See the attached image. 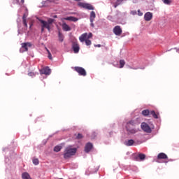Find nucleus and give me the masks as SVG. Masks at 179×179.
Segmentation results:
<instances>
[{
    "mask_svg": "<svg viewBox=\"0 0 179 179\" xmlns=\"http://www.w3.org/2000/svg\"><path fill=\"white\" fill-rule=\"evenodd\" d=\"M76 152H78V149L76 148H72L71 145L66 147L64 149L63 154L64 159H65L66 160H68V159H71V156H75V155H76Z\"/></svg>",
    "mask_w": 179,
    "mask_h": 179,
    "instance_id": "nucleus-1",
    "label": "nucleus"
},
{
    "mask_svg": "<svg viewBox=\"0 0 179 179\" xmlns=\"http://www.w3.org/2000/svg\"><path fill=\"white\" fill-rule=\"evenodd\" d=\"M55 20L52 19V18H49L48 20V21H44L43 20H39L41 24V33L44 32V29H47V30H48V31H51V26L52 25L53 22H55Z\"/></svg>",
    "mask_w": 179,
    "mask_h": 179,
    "instance_id": "nucleus-2",
    "label": "nucleus"
},
{
    "mask_svg": "<svg viewBox=\"0 0 179 179\" xmlns=\"http://www.w3.org/2000/svg\"><path fill=\"white\" fill-rule=\"evenodd\" d=\"M134 126H135L134 120H130L127 122L126 131L128 135H134V134H136V132H138V130L136 129H131V128H134Z\"/></svg>",
    "mask_w": 179,
    "mask_h": 179,
    "instance_id": "nucleus-3",
    "label": "nucleus"
},
{
    "mask_svg": "<svg viewBox=\"0 0 179 179\" xmlns=\"http://www.w3.org/2000/svg\"><path fill=\"white\" fill-rule=\"evenodd\" d=\"M142 115L144 117H148V115H152L153 118H155V120H157L159 118V116L155 110H149L148 109L143 110L141 113Z\"/></svg>",
    "mask_w": 179,
    "mask_h": 179,
    "instance_id": "nucleus-4",
    "label": "nucleus"
},
{
    "mask_svg": "<svg viewBox=\"0 0 179 179\" xmlns=\"http://www.w3.org/2000/svg\"><path fill=\"white\" fill-rule=\"evenodd\" d=\"M87 38V33H84L79 37V40L81 43H83L84 41H85L86 45H92V41Z\"/></svg>",
    "mask_w": 179,
    "mask_h": 179,
    "instance_id": "nucleus-5",
    "label": "nucleus"
},
{
    "mask_svg": "<svg viewBox=\"0 0 179 179\" xmlns=\"http://www.w3.org/2000/svg\"><path fill=\"white\" fill-rule=\"evenodd\" d=\"M78 6H80V8H84V9H87L88 10H94V7H93V6H92V4L79 2L78 3Z\"/></svg>",
    "mask_w": 179,
    "mask_h": 179,
    "instance_id": "nucleus-6",
    "label": "nucleus"
},
{
    "mask_svg": "<svg viewBox=\"0 0 179 179\" xmlns=\"http://www.w3.org/2000/svg\"><path fill=\"white\" fill-rule=\"evenodd\" d=\"M74 71H76L80 76H86L87 75L86 70L83 67L76 66L74 67Z\"/></svg>",
    "mask_w": 179,
    "mask_h": 179,
    "instance_id": "nucleus-7",
    "label": "nucleus"
},
{
    "mask_svg": "<svg viewBox=\"0 0 179 179\" xmlns=\"http://www.w3.org/2000/svg\"><path fill=\"white\" fill-rule=\"evenodd\" d=\"M141 129L144 131V132H146V134H151L152 133V129L148 124L146 122L141 123Z\"/></svg>",
    "mask_w": 179,
    "mask_h": 179,
    "instance_id": "nucleus-8",
    "label": "nucleus"
},
{
    "mask_svg": "<svg viewBox=\"0 0 179 179\" xmlns=\"http://www.w3.org/2000/svg\"><path fill=\"white\" fill-rule=\"evenodd\" d=\"M113 33L115 36H121L122 34V29L120 26L117 25L113 28Z\"/></svg>",
    "mask_w": 179,
    "mask_h": 179,
    "instance_id": "nucleus-9",
    "label": "nucleus"
},
{
    "mask_svg": "<svg viewBox=\"0 0 179 179\" xmlns=\"http://www.w3.org/2000/svg\"><path fill=\"white\" fill-rule=\"evenodd\" d=\"M29 47H31V43H22V48L20 51L22 50V52H24V51H29Z\"/></svg>",
    "mask_w": 179,
    "mask_h": 179,
    "instance_id": "nucleus-10",
    "label": "nucleus"
},
{
    "mask_svg": "<svg viewBox=\"0 0 179 179\" xmlns=\"http://www.w3.org/2000/svg\"><path fill=\"white\" fill-rule=\"evenodd\" d=\"M72 48L75 54H78V52H79V50H80L78 42H73Z\"/></svg>",
    "mask_w": 179,
    "mask_h": 179,
    "instance_id": "nucleus-11",
    "label": "nucleus"
},
{
    "mask_svg": "<svg viewBox=\"0 0 179 179\" xmlns=\"http://www.w3.org/2000/svg\"><path fill=\"white\" fill-rule=\"evenodd\" d=\"M153 17V14L150 12H148L144 15V19L146 22H150Z\"/></svg>",
    "mask_w": 179,
    "mask_h": 179,
    "instance_id": "nucleus-12",
    "label": "nucleus"
},
{
    "mask_svg": "<svg viewBox=\"0 0 179 179\" xmlns=\"http://www.w3.org/2000/svg\"><path fill=\"white\" fill-rule=\"evenodd\" d=\"M135 159H136V162H139V160L141 162H143V160H145V159H146V155L143 154V153H139L138 155V156H136L135 157Z\"/></svg>",
    "mask_w": 179,
    "mask_h": 179,
    "instance_id": "nucleus-13",
    "label": "nucleus"
},
{
    "mask_svg": "<svg viewBox=\"0 0 179 179\" xmlns=\"http://www.w3.org/2000/svg\"><path fill=\"white\" fill-rule=\"evenodd\" d=\"M51 73V69L50 67H45L41 70V75H50Z\"/></svg>",
    "mask_w": 179,
    "mask_h": 179,
    "instance_id": "nucleus-14",
    "label": "nucleus"
},
{
    "mask_svg": "<svg viewBox=\"0 0 179 179\" xmlns=\"http://www.w3.org/2000/svg\"><path fill=\"white\" fill-rule=\"evenodd\" d=\"M93 149V144L92 143H87L85 147V153H89L90 150Z\"/></svg>",
    "mask_w": 179,
    "mask_h": 179,
    "instance_id": "nucleus-15",
    "label": "nucleus"
},
{
    "mask_svg": "<svg viewBox=\"0 0 179 179\" xmlns=\"http://www.w3.org/2000/svg\"><path fill=\"white\" fill-rule=\"evenodd\" d=\"M27 16H29V13H24L23 16H22V24L24 26V27H26V29H27Z\"/></svg>",
    "mask_w": 179,
    "mask_h": 179,
    "instance_id": "nucleus-16",
    "label": "nucleus"
},
{
    "mask_svg": "<svg viewBox=\"0 0 179 179\" xmlns=\"http://www.w3.org/2000/svg\"><path fill=\"white\" fill-rule=\"evenodd\" d=\"M62 27L64 31H71V30H72L71 27H69V25H68L65 22L62 24Z\"/></svg>",
    "mask_w": 179,
    "mask_h": 179,
    "instance_id": "nucleus-17",
    "label": "nucleus"
},
{
    "mask_svg": "<svg viewBox=\"0 0 179 179\" xmlns=\"http://www.w3.org/2000/svg\"><path fill=\"white\" fill-rule=\"evenodd\" d=\"M157 159L165 160L166 159H169V157H167V155H166L165 153L161 152V153L158 154Z\"/></svg>",
    "mask_w": 179,
    "mask_h": 179,
    "instance_id": "nucleus-18",
    "label": "nucleus"
},
{
    "mask_svg": "<svg viewBox=\"0 0 179 179\" xmlns=\"http://www.w3.org/2000/svg\"><path fill=\"white\" fill-rule=\"evenodd\" d=\"M65 20H69L70 22H78V20H79V19L76 18V17H67L66 18H64Z\"/></svg>",
    "mask_w": 179,
    "mask_h": 179,
    "instance_id": "nucleus-19",
    "label": "nucleus"
},
{
    "mask_svg": "<svg viewBox=\"0 0 179 179\" xmlns=\"http://www.w3.org/2000/svg\"><path fill=\"white\" fill-rule=\"evenodd\" d=\"M90 19L91 23H93V22H94V19H96V13H94V11L91 12Z\"/></svg>",
    "mask_w": 179,
    "mask_h": 179,
    "instance_id": "nucleus-20",
    "label": "nucleus"
},
{
    "mask_svg": "<svg viewBox=\"0 0 179 179\" xmlns=\"http://www.w3.org/2000/svg\"><path fill=\"white\" fill-rule=\"evenodd\" d=\"M22 179H32L31 177H30V175L29 174V173L27 172H24L22 174Z\"/></svg>",
    "mask_w": 179,
    "mask_h": 179,
    "instance_id": "nucleus-21",
    "label": "nucleus"
},
{
    "mask_svg": "<svg viewBox=\"0 0 179 179\" xmlns=\"http://www.w3.org/2000/svg\"><path fill=\"white\" fill-rule=\"evenodd\" d=\"M134 143H135V141L133 139H130L127 141V142L124 143V145H126V146H132Z\"/></svg>",
    "mask_w": 179,
    "mask_h": 179,
    "instance_id": "nucleus-22",
    "label": "nucleus"
},
{
    "mask_svg": "<svg viewBox=\"0 0 179 179\" xmlns=\"http://www.w3.org/2000/svg\"><path fill=\"white\" fill-rule=\"evenodd\" d=\"M58 37L60 43H62V41H64V35L62 34V33H61V31H59Z\"/></svg>",
    "mask_w": 179,
    "mask_h": 179,
    "instance_id": "nucleus-23",
    "label": "nucleus"
},
{
    "mask_svg": "<svg viewBox=\"0 0 179 179\" xmlns=\"http://www.w3.org/2000/svg\"><path fill=\"white\" fill-rule=\"evenodd\" d=\"M62 147L61 145H57L54 148V152H61Z\"/></svg>",
    "mask_w": 179,
    "mask_h": 179,
    "instance_id": "nucleus-24",
    "label": "nucleus"
},
{
    "mask_svg": "<svg viewBox=\"0 0 179 179\" xmlns=\"http://www.w3.org/2000/svg\"><path fill=\"white\" fill-rule=\"evenodd\" d=\"M125 65V60L121 59L120 60V68H124Z\"/></svg>",
    "mask_w": 179,
    "mask_h": 179,
    "instance_id": "nucleus-25",
    "label": "nucleus"
},
{
    "mask_svg": "<svg viewBox=\"0 0 179 179\" xmlns=\"http://www.w3.org/2000/svg\"><path fill=\"white\" fill-rule=\"evenodd\" d=\"M51 3V1L50 0H46L45 1H43V6H48Z\"/></svg>",
    "mask_w": 179,
    "mask_h": 179,
    "instance_id": "nucleus-26",
    "label": "nucleus"
},
{
    "mask_svg": "<svg viewBox=\"0 0 179 179\" xmlns=\"http://www.w3.org/2000/svg\"><path fill=\"white\" fill-rule=\"evenodd\" d=\"M162 1L164 3H165V5H171V2H173L172 0H162Z\"/></svg>",
    "mask_w": 179,
    "mask_h": 179,
    "instance_id": "nucleus-27",
    "label": "nucleus"
},
{
    "mask_svg": "<svg viewBox=\"0 0 179 179\" xmlns=\"http://www.w3.org/2000/svg\"><path fill=\"white\" fill-rule=\"evenodd\" d=\"M39 163H40V161H38V159L35 158V159H33V164L35 166H38V164H39Z\"/></svg>",
    "mask_w": 179,
    "mask_h": 179,
    "instance_id": "nucleus-28",
    "label": "nucleus"
},
{
    "mask_svg": "<svg viewBox=\"0 0 179 179\" xmlns=\"http://www.w3.org/2000/svg\"><path fill=\"white\" fill-rule=\"evenodd\" d=\"M48 53V58L49 59H52V55H51V52H50V50L48 49H46Z\"/></svg>",
    "mask_w": 179,
    "mask_h": 179,
    "instance_id": "nucleus-29",
    "label": "nucleus"
},
{
    "mask_svg": "<svg viewBox=\"0 0 179 179\" xmlns=\"http://www.w3.org/2000/svg\"><path fill=\"white\" fill-rule=\"evenodd\" d=\"M83 138V135H82V134H80V133L76 137V138L77 139H82Z\"/></svg>",
    "mask_w": 179,
    "mask_h": 179,
    "instance_id": "nucleus-30",
    "label": "nucleus"
},
{
    "mask_svg": "<svg viewBox=\"0 0 179 179\" xmlns=\"http://www.w3.org/2000/svg\"><path fill=\"white\" fill-rule=\"evenodd\" d=\"M28 76H31V78H33V77L36 76V73H34V72H29L28 73Z\"/></svg>",
    "mask_w": 179,
    "mask_h": 179,
    "instance_id": "nucleus-31",
    "label": "nucleus"
},
{
    "mask_svg": "<svg viewBox=\"0 0 179 179\" xmlns=\"http://www.w3.org/2000/svg\"><path fill=\"white\" fill-rule=\"evenodd\" d=\"M93 37V34H92V32L89 33L88 35L87 34V38H92Z\"/></svg>",
    "mask_w": 179,
    "mask_h": 179,
    "instance_id": "nucleus-32",
    "label": "nucleus"
},
{
    "mask_svg": "<svg viewBox=\"0 0 179 179\" xmlns=\"http://www.w3.org/2000/svg\"><path fill=\"white\" fill-rule=\"evenodd\" d=\"M130 13L131 15H133V16H135V15H136L137 13L136 10H131Z\"/></svg>",
    "mask_w": 179,
    "mask_h": 179,
    "instance_id": "nucleus-33",
    "label": "nucleus"
},
{
    "mask_svg": "<svg viewBox=\"0 0 179 179\" xmlns=\"http://www.w3.org/2000/svg\"><path fill=\"white\" fill-rule=\"evenodd\" d=\"M138 16H143V13H141V10H138Z\"/></svg>",
    "mask_w": 179,
    "mask_h": 179,
    "instance_id": "nucleus-34",
    "label": "nucleus"
},
{
    "mask_svg": "<svg viewBox=\"0 0 179 179\" xmlns=\"http://www.w3.org/2000/svg\"><path fill=\"white\" fill-rule=\"evenodd\" d=\"M124 0H116V2L117 3H119V4H120L121 5V3H122V1H123Z\"/></svg>",
    "mask_w": 179,
    "mask_h": 179,
    "instance_id": "nucleus-35",
    "label": "nucleus"
},
{
    "mask_svg": "<svg viewBox=\"0 0 179 179\" xmlns=\"http://www.w3.org/2000/svg\"><path fill=\"white\" fill-rule=\"evenodd\" d=\"M119 5H120L119 3L115 2L114 3V8H117V6H118Z\"/></svg>",
    "mask_w": 179,
    "mask_h": 179,
    "instance_id": "nucleus-36",
    "label": "nucleus"
},
{
    "mask_svg": "<svg viewBox=\"0 0 179 179\" xmlns=\"http://www.w3.org/2000/svg\"><path fill=\"white\" fill-rule=\"evenodd\" d=\"M94 47H99V48H100V47H101V45H100V44L94 45Z\"/></svg>",
    "mask_w": 179,
    "mask_h": 179,
    "instance_id": "nucleus-37",
    "label": "nucleus"
},
{
    "mask_svg": "<svg viewBox=\"0 0 179 179\" xmlns=\"http://www.w3.org/2000/svg\"><path fill=\"white\" fill-rule=\"evenodd\" d=\"M91 26H92V27H94V24L93 23V22H91Z\"/></svg>",
    "mask_w": 179,
    "mask_h": 179,
    "instance_id": "nucleus-38",
    "label": "nucleus"
},
{
    "mask_svg": "<svg viewBox=\"0 0 179 179\" xmlns=\"http://www.w3.org/2000/svg\"><path fill=\"white\" fill-rule=\"evenodd\" d=\"M21 3L23 5V3H24V0H21Z\"/></svg>",
    "mask_w": 179,
    "mask_h": 179,
    "instance_id": "nucleus-39",
    "label": "nucleus"
},
{
    "mask_svg": "<svg viewBox=\"0 0 179 179\" xmlns=\"http://www.w3.org/2000/svg\"><path fill=\"white\" fill-rule=\"evenodd\" d=\"M130 129H135L134 127H130Z\"/></svg>",
    "mask_w": 179,
    "mask_h": 179,
    "instance_id": "nucleus-40",
    "label": "nucleus"
},
{
    "mask_svg": "<svg viewBox=\"0 0 179 179\" xmlns=\"http://www.w3.org/2000/svg\"><path fill=\"white\" fill-rule=\"evenodd\" d=\"M54 17H55V19H56L57 17V15H54Z\"/></svg>",
    "mask_w": 179,
    "mask_h": 179,
    "instance_id": "nucleus-41",
    "label": "nucleus"
},
{
    "mask_svg": "<svg viewBox=\"0 0 179 179\" xmlns=\"http://www.w3.org/2000/svg\"><path fill=\"white\" fill-rule=\"evenodd\" d=\"M17 2H19V0H17Z\"/></svg>",
    "mask_w": 179,
    "mask_h": 179,
    "instance_id": "nucleus-42",
    "label": "nucleus"
},
{
    "mask_svg": "<svg viewBox=\"0 0 179 179\" xmlns=\"http://www.w3.org/2000/svg\"><path fill=\"white\" fill-rule=\"evenodd\" d=\"M30 27H31V24H30Z\"/></svg>",
    "mask_w": 179,
    "mask_h": 179,
    "instance_id": "nucleus-43",
    "label": "nucleus"
},
{
    "mask_svg": "<svg viewBox=\"0 0 179 179\" xmlns=\"http://www.w3.org/2000/svg\"><path fill=\"white\" fill-rule=\"evenodd\" d=\"M26 10H27V8H26Z\"/></svg>",
    "mask_w": 179,
    "mask_h": 179,
    "instance_id": "nucleus-44",
    "label": "nucleus"
}]
</instances>
